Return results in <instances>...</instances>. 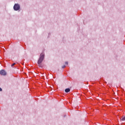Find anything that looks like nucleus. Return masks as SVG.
<instances>
[{"mask_svg":"<svg viewBox=\"0 0 125 125\" xmlns=\"http://www.w3.org/2000/svg\"><path fill=\"white\" fill-rule=\"evenodd\" d=\"M44 58V54H41L40 55V57L38 61V64L39 67H41V63H42V61H43Z\"/></svg>","mask_w":125,"mask_h":125,"instance_id":"1","label":"nucleus"},{"mask_svg":"<svg viewBox=\"0 0 125 125\" xmlns=\"http://www.w3.org/2000/svg\"><path fill=\"white\" fill-rule=\"evenodd\" d=\"M14 9L16 11L19 10V9H20V5H19V4H15L14 6Z\"/></svg>","mask_w":125,"mask_h":125,"instance_id":"2","label":"nucleus"},{"mask_svg":"<svg viewBox=\"0 0 125 125\" xmlns=\"http://www.w3.org/2000/svg\"><path fill=\"white\" fill-rule=\"evenodd\" d=\"M0 74L2 76H6V71H5L4 70H1L0 71Z\"/></svg>","mask_w":125,"mask_h":125,"instance_id":"3","label":"nucleus"},{"mask_svg":"<svg viewBox=\"0 0 125 125\" xmlns=\"http://www.w3.org/2000/svg\"><path fill=\"white\" fill-rule=\"evenodd\" d=\"M120 121H125V115L123 116L122 118L120 119Z\"/></svg>","mask_w":125,"mask_h":125,"instance_id":"4","label":"nucleus"},{"mask_svg":"<svg viewBox=\"0 0 125 125\" xmlns=\"http://www.w3.org/2000/svg\"><path fill=\"white\" fill-rule=\"evenodd\" d=\"M70 88H66L65 89V92L66 93L70 92Z\"/></svg>","mask_w":125,"mask_h":125,"instance_id":"5","label":"nucleus"},{"mask_svg":"<svg viewBox=\"0 0 125 125\" xmlns=\"http://www.w3.org/2000/svg\"><path fill=\"white\" fill-rule=\"evenodd\" d=\"M15 63H13L12 65H11V67H13V66H14V65H15Z\"/></svg>","mask_w":125,"mask_h":125,"instance_id":"6","label":"nucleus"},{"mask_svg":"<svg viewBox=\"0 0 125 125\" xmlns=\"http://www.w3.org/2000/svg\"><path fill=\"white\" fill-rule=\"evenodd\" d=\"M65 67H66V65H63L62 66V68H65Z\"/></svg>","mask_w":125,"mask_h":125,"instance_id":"7","label":"nucleus"},{"mask_svg":"<svg viewBox=\"0 0 125 125\" xmlns=\"http://www.w3.org/2000/svg\"><path fill=\"white\" fill-rule=\"evenodd\" d=\"M65 64H66V65H68V62H65Z\"/></svg>","mask_w":125,"mask_h":125,"instance_id":"8","label":"nucleus"},{"mask_svg":"<svg viewBox=\"0 0 125 125\" xmlns=\"http://www.w3.org/2000/svg\"><path fill=\"white\" fill-rule=\"evenodd\" d=\"M2 89L0 87V91H2Z\"/></svg>","mask_w":125,"mask_h":125,"instance_id":"9","label":"nucleus"}]
</instances>
